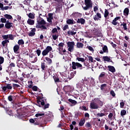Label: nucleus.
I'll use <instances>...</instances> for the list:
<instances>
[{"label": "nucleus", "instance_id": "obj_39", "mask_svg": "<svg viewBox=\"0 0 130 130\" xmlns=\"http://www.w3.org/2000/svg\"><path fill=\"white\" fill-rule=\"evenodd\" d=\"M109 15V12L108 11V10L105 9L104 17L105 18H107Z\"/></svg>", "mask_w": 130, "mask_h": 130}, {"label": "nucleus", "instance_id": "obj_11", "mask_svg": "<svg viewBox=\"0 0 130 130\" xmlns=\"http://www.w3.org/2000/svg\"><path fill=\"white\" fill-rule=\"evenodd\" d=\"M105 68H108V70L111 73L113 74L116 72V70H115V68L112 66H108V67L105 66Z\"/></svg>", "mask_w": 130, "mask_h": 130}, {"label": "nucleus", "instance_id": "obj_47", "mask_svg": "<svg viewBox=\"0 0 130 130\" xmlns=\"http://www.w3.org/2000/svg\"><path fill=\"white\" fill-rule=\"evenodd\" d=\"M86 48H87V49L89 50L90 51H91V52H94V48H93L92 47H91L90 46H87Z\"/></svg>", "mask_w": 130, "mask_h": 130}, {"label": "nucleus", "instance_id": "obj_56", "mask_svg": "<svg viewBox=\"0 0 130 130\" xmlns=\"http://www.w3.org/2000/svg\"><path fill=\"white\" fill-rule=\"evenodd\" d=\"M67 29H69V25L66 24L62 28L63 31H66Z\"/></svg>", "mask_w": 130, "mask_h": 130}, {"label": "nucleus", "instance_id": "obj_46", "mask_svg": "<svg viewBox=\"0 0 130 130\" xmlns=\"http://www.w3.org/2000/svg\"><path fill=\"white\" fill-rule=\"evenodd\" d=\"M126 114V111L125 110H122L121 111L120 115L123 116Z\"/></svg>", "mask_w": 130, "mask_h": 130}, {"label": "nucleus", "instance_id": "obj_20", "mask_svg": "<svg viewBox=\"0 0 130 130\" xmlns=\"http://www.w3.org/2000/svg\"><path fill=\"white\" fill-rule=\"evenodd\" d=\"M35 32H36V28H32L31 31L28 33V36H30V37H33V36H35Z\"/></svg>", "mask_w": 130, "mask_h": 130}, {"label": "nucleus", "instance_id": "obj_38", "mask_svg": "<svg viewBox=\"0 0 130 130\" xmlns=\"http://www.w3.org/2000/svg\"><path fill=\"white\" fill-rule=\"evenodd\" d=\"M120 26H123V29L124 30H127V27L126 26V23L123 22L121 24Z\"/></svg>", "mask_w": 130, "mask_h": 130}, {"label": "nucleus", "instance_id": "obj_53", "mask_svg": "<svg viewBox=\"0 0 130 130\" xmlns=\"http://www.w3.org/2000/svg\"><path fill=\"white\" fill-rule=\"evenodd\" d=\"M47 75H48V76H49L50 75V73L49 72L45 73V74H44V79H47V78H48Z\"/></svg>", "mask_w": 130, "mask_h": 130}, {"label": "nucleus", "instance_id": "obj_8", "mask_svg": "<svg viewBox=\"0 0 130 130\" xmlns=\"http://www.w3.org/2000/svg\"><path fill=\"white\" fill-rule=\"evenodd\" d=\"M73 88L70 85H66L63 87V90L66 93H69V92H72L73 90Z\"/></svg>", "mask_w": 130, "mask_h": 130}, {"label": "nucleus", "instance_id": "obj_28", "mask_svg": "<svg viewBox=\"0 0 130 130\" xmlns=\"http://www.w3.org/2000/svg\"><path fill=\"white\" fill-rule=\"evenodd\" d=\"M106 74L104 72H102L99 76V80H102L103 78L105 77L106 76Z\"/></svg>", "mask_w": 130, "mask_h": 130}, {"label": "nucleus", "instance_id": "obj_31", "mask_svg": "<svg viewBox=\"0 0 130 130\" xmlns=\"http://www.w3.org/2000/svg\"><path fill=\"white\" fill-rule=\"evenodd\" d=\"M76 46L77 48H83V47H84V44L80 42H77Z\"/></svg>", "mask_w": 130, "mask_h": 130}, {"label": "nucleus", "instance_id": "obj_40", "mask_svg": "<svg viewBox=\"0 0 130 130\" xmlns=\"http://www.w3.org/2000/svg\"><path fill=\"white\" fill-rule=\"evenodd\" d=\"M14 96L13 95H10L8 96V100L10 101V102H14Z\"/></svg>", "mask_w": 130, "mask_h": 130}, {"label": "nucleus", "instance_id": "obj_35", "mask_svg": "<svg viewBox=\"0 0 130 130\" xmlns=\"http://www.w3.org/2000/svg\"><path fill=\"white\" fill-rule=\"evenodd\" d=\"M85 127H87L88 129H91L92 128V125H91V123L86 122L85 124Z\"/></svg>", "mask_w": 130, "mask_h": 130}, {"label": "nucleus", "instance_id": "obj_1", "mask_svg": "<svg viewBox=\"0 0 130 130\" xmlns=\"http://www.w3.org/2000/svg\"><path fill=\"white\" fill-rule=\"evenodd\" d=\"M40 95H41V96H38L37 98L36 105L39 106V107H42L43 109L44 110L49 108V104H47L45 105L46 99L43 98V94L42 93H40Z\"/></svg>", "mask_w": 130, "mask_h": 130}, {"label": "nucleus", "instance_id": "obj_49", "mask_svg": "<svg viewBox=\"0 0 130 130\" xmlns=\"http://www.w3.org/2000/svg\"><path fill=\"white\" fill-rule=\"evenodd\" d=\"M5 61V58L3 56H0V66L3 64Z\"/></svg>", "mask_w": 130, "mask_h": 130}, {"label": "nucleus", "instance_id": "obj_48", "mask_svg": "<svg viewBox=\"0 0 130 130\" xmlns=\"http://www.w3.org/2000/svg\"><path fill=\"white\" fill-rule=\"evenodd\" d=\"M2 44L3 47H5V46H6V47H8V44L7 43V42L5 41V40L2 42Z\"/></svg>", "mask_w": 130, "mask_h": 130}, {"label": "nucleus", "instance_id": "obj_32", "mask_svg": "<svg viewBox=\"0 0 130 130\" xmlns=\"http://www.w3.org/2000/svg\"><path fill=\"white\" fill-rule=\"evenodd\" d=\"M45 58L46 61H47L48 64H51V63H52V60L50 59V58L48 57H46Z\"/></svg>", "mask_w": 130, "mask_h": 130}, {"label": "nucleus", "instance_id": "obj_19", "mask_svg": "<svg viewBox=\"0 0 130 130\" xmlns=\"http://www.w3.org/2000/svg\"><path fill=\"white\" fill-rule=\"evenodd\" d=\"M101 18H102L101 14L98 12L96 13V15L93 17V19L94 20V21H99V19H101Z\"/></svg>", "mask_w": 130, "mask_h": 130}, {"label": "nucleus", "instance_id": "obj_23", "mask_svg": "<svg viewBox=\"0 0 130 130\" xmlns=\"http://www.w3.org/2000/svg\"><path fill=\"white\" fill-rule=\"evenodd\" d=\"M27 23L28 25H30V26H32L35 24V21L33 19H28L27 21Z\"/></svg>", "mask_w": 130, "mask_h": 130}, {"label": "nucleus", "instance_id": "obj_6", "mask_svg": "<svg viewBox=\"0 0 130 130\" xmlns=\"http://www.w3.org/2000/svg\"><path fill=\"white\" fill-rule=\"evenodd\" d=\"M67 46L68 48V50L70 52H73L74 51V47L75 46V42H68L67 43Z\"/></svg>", "mask_w": 130, "mask_h": 130}, {"label": "nucleus", "instance_id": "obj_54", "mask_svg": "<svg viewBox=\"0 0 130 130\" xmlns=\"http://www.w3.org/2000/svg\"><path fill=\"white\" fill-rule=\"evenodd\" d=\"M8 38H9L10 40H14V35L12 34L8 35Z\"/></svg>", "mask_w": 130, "mask_h": 130}, {"label": "nucleus", "instance_id": "obj_10", "mask_svg": "<svg viewBox=\"0 0 130 130\" xmlns=\"http://www.w3.org/2000/svg\"><path fill=\"white\" fill-rule=\"evenodd\" d=\"M67 33L69 36L72 35V36H74L77 34V30H76L75 28H73L72 30H68Z\"/></svg>", "mask_w": 130, "mask_h": 130}, {"label": "nucleus", "instance_id": "obj_4", "mask_svg": "<svg viewBox=\"0 0 130 130\" xmlns=\"http://www.w3.org/2000/svg\"><path fill=\"white\" fill-rule=\"evenodd\" d=\"M72 70H77V69H80V70H83V66L82 65V64L79 62H75V61L72 62Z\"/></svg>", "mask_w": 130, "mask_h": 130}, {"label": "nucleus", "instance_id": "obj_15", "mask_svg": "<svg viewBox=\"0 0 130 130\" xmlns=\"http://www.w3.org/2000/svg\"><path fill=\"white\" fill-rule=\"evenodd\" d=\"M104 52L108 53V48L107 47V46H106V45L104 46V47H103V51L101 50V51L100 52V53L101 54H103V53H104Z\"/></svg>", "mask_w": 130, "mask_h": 130}, {"label": "nucleus", "instance_id": "obj_42", "mask_svg": "<svg viewBox=\"0 0 130 130\" xmlns=\"http://www.w3.org/2000/svg\"><path fill=\"white\" fill-rule=\"evenodd\" d=\"M30 3H31L30 0H24L23 1L24 5H26L27 6H30Z\"/></svg>", "mask_w": 130, "mask_h": 130}, {"label": "nucleus", "instance_id": "obj_62", "mask_svg": "<svg viewBox=\"0 0 130 130\" xmlns=\"http://www.w3.org/2000/svg\"><path fill=\"white\" fill-rule=\"evenodd\" d=\"M36 52L38 54V56H40V54H41V50L38 49L37 50Z\"/></svg>", "mask_w": 130, "mask_h": 130}, {"label": "nucleus", "instance_id": "obj_44", "mask_svg": "<svg viewBox=\"0 0 130 130\" xmlns=\"http://www.w3.org/2000/svg\"><path fill=\"white\" fill-rule=\"evenodd\" d=\"M124 102H125V101L121 100V102L120 103V108H123L124 107Z\"/></svg>", "mask_w": 130, "mask_h": 130}, {"label": "nucleus", "instance_id": "obj_14", "mask_svg": "<svg viewBox=\"0 0 130 130\" xmlns=\"http://www.w3.org/2000/svg\"><path fill=\"white\" fill-rule=\"evenodd\" d=\"M13 50L14 53H19V50H20V46H19V45H15L13 47Z\"/></svg>", "mask_w": 130, "mask_h": 130}, {"label": "nucleus", "instance_id": "obj_45", "mask_svg": "<svg viewBox=\"0 0 130 130\" xmlns=\"http://www.w3.org/2000/svg\"><path fill=\"white\" fill-rule=\"evenodd\" d=\"M77 60L78 61H81V62H85V59L84 58H81V57H77L76 58Z\"/></svg>", "mask_w": 130, "mask_h": 130}, {"label": "nucleus", "instance_id": "obj_2", "mask_svg": "<svg viewBox=\"0 0 130 130\" xmlns=\"http://www.w3.org/2000/svg\"><path fill=\"white\" fill-rule=\"evenodd\" d=\"M42 19L37 20V23H36V28L38 29H41V30H47V27L45 26L46 24V22L43 18H41Z\"/></svg>", "mask_w": 130, "mask_h": 130}, {"label": "nucleus", "instance_id": "obj_22", "mask_svg": "<svg viewBox=\"0 0 130 130\" xmlns=\"http://www.w3.org/2000/svg\"><path fill=\"white\" fill-rule=\"evenodd\" d=\"M103 59L104 61H107L108 62H113L112 60L107 56H103Z\"/></svg>", "mask_w": 130, "mask_h": 130}, {"label": "nucleus", "instance_id": "obj_34", "mask_svg": "<svg viewBox=\"0 0 130 130\" xmlns=\"http://www.w3.org/2000/svg\"><path fill=\"white\" fill-rule=\"evenodd\" d=\"M87 57L88 58V60L89 62H95L96 60L93 59V57L91 56L87 55Z\"/></svg>", "mask_w": 130, "mask_h": 130}, {"label": "nucleus", "instance_id": "obj_36", "mask_svg": "<svg viewBox=\"0 0 130 130\" xmlns=\"http://www.w3.org/2000/svg\"><path fill=\"white\" fill-rule=\"evenodd\" d=\"M24 44H25V42L23 39L18 40L17 45H19V46H20V45H24Z\"/></svg>", "mask_w": 130, "mask_h": 130}, {"label": "nucleus", "instance_id": "obj_17", "mask_svg": "<svg viewBox=\"0 0 130 130\" xmlns=\"http://www.w3.org/2000/svg\"><path fill=\"white\" fill-rule=\"evenodd\" d=\"M66 23L68 25H74V24H76V21L73 19H68L67 20Z\"/></svg>", "mask_w": 130, "mask_h": 130}, {"label": "nucleus", "instance_id": "obj_27", "mask_svg": "<svg viewBox=\"0 0 130 130\" xmlns=\"http://www.w3.org/2000/svg\"><path fill=\"white\" fill-rule=\"evenodd\" d=\"M53 79L54 80V82L55 83H60V78H59L58 76H54L53 77Z\"/></svg>", "mask_w": 130, "mask_h": 130}, {"label": "nucleus", "instance_id": "obj_60", "mask_svg": "<svg viewBox=\"0 0 130 130\" xmlns=\"http://www.w3.org/2000/svg\"><path fill=\"white\" fill-rule=\"evenodd\" d=\"M31 88H32V90L35 91H37V90H38V87L36 86H34Z\"/></svg>", "mask_w": 130, "mask_h": 130}, {"label": "nucleus", "instance_id": "obj_43", "mask_svg": "<svg viewBox=\"0 0 130 130\" xmlns=\"http://www.w3.org/2000/svg\"><path fill=\"white\" fill-rule=\"evenodd\" d=\"M28 87L29 88V89H31V88H32V87H33V86L32 85H33V81H32V80L28 81Z\"/></svg>", "mask_w": 130, "mask_h": 130}, {"label": "nucleus", "instance_id": "obj_18", "mask_svg": "<svg viewBox=\"0 0 130 130\" xmlns=\"http://www.w3.org/2000/svg\"><path fill=\"white\" fill-rule=\"evenodd\" d=\"M77 23L78 24H81V25H84L86 23V20L84 18H78L77 20Z\"/></svg>", "mask_w": 130, "mask_h": 130}, {"label": "nucleus", "instance_id": "obj_55", "mask_svg": "<svg viewBox=\"0 0 130 130\" xmlns=\"http://www.w3.org/2000/svg\"><path fill=\"white\" fill-rule=\"evenodd\" d=\"M118 23V22L117 21H116V20L115 19H114L112 22V25H114V26H116V25H117Z\"/></svg>", "mask_w": 130, "mask_h": 130}, {"label": "nucleus", "instance_id": "obj_13", "mask_svg": "<svg viewBox=\"0 0 130 130\" xmlns=\"http://www.w3.org/2000/svg\"><path fill=\"white\" fill-rule=\"evenodd\" d=\"M91 109H98L99 106L94 102H92L90 104Z\"/></svg>", "mask_w": 130, "mask_h": 130}, {"label": "nucleus", "instance_id": "obj_30", "mask_svg": "<svg viewBox=\"0 0 130 130\" xmlns=\"http://www.w3.org/2000/svg\"><path fill=\"white\" fill-rule=\"evenodd\" d=\"M10 76L12 79H17L18 78V76H17V72H14L12 74L10 75Z\"/></svg>", "mask_w": 130, "mask_h": 130}, {"label": "nucleus", "instance_id": "obj_41", "mask_svg": "<svg viewBox=\"0 0 130 130\" xmlns=\"http://www.w3.org/2000/svg\"><path fill=\"white\" fill-rule=\"evenodd\" d=\"M68 101L70 102V103H72V104H74V105H76V104H77V101L73 99H69Z\"/></svg>", "mask_w": 130, "mask_h": 130}, {"label": "nucleus", "instance_id": "obj_5", "mask_svg": "<svg viewBox=\"0 0 130 130\" xmlns=\"http://www.w3.org/2000/svg\"><path fill=\"white\" fill-rule=\"evenodd\" d=\"M50 51H52V47H51V46H48L46 49L42 51V54L43 56H45L46 55H47Z\"/></svg>", "mask_w": 130, "mask_h": 130}, {"label": "nucleus", "instance_id": "obj_21", "mask_svg": "<svg viewBox=\"0 0 130 130\" xmlns=\"http://www.w3.org/2000/svg\"><path fill=\"white\" fill-rule=\"evenodd\" d=\"M54 2H56L54 3V4H55V6H58V7H59L62 5L63 0H54Z\"/></svg>", "mask_w": 130, "mask_h": 130}, {"label": "nucleus", "instance_id": "obj_52", "mask_svg": "<svg viewBox=\"0 0 130 130\" xmlns=\"http://www.w3.org/2000/svg\"><path fill=\"white\" fill-rule=\"evenodd\" d=\"M107 84H106L105 83L102 84L101 85V90L103 91V90H104V88H105V87H107Z\"/></svg>", "mask_w": 130, "mask_h": 130}, {"label": "nucleus", "instance_id": "obj_57", "mask_svg": "<svg viewBox=\"0 0 130 130\" xmlns=\"http://www.w3.org/2000/svg\"><path fill=\"white\" fill-rule=\"evenodd\" d=\"M7 19L2 18H1V23H7Z\"/></svg>", "mask_w": 130, "mask_h": 130}, {"label": "nucleus", "instance_id": "obj_59", "mask_svg": "<svg viewBox=\"0 0 130 130\" xmlns=\"http://www.w3.org/2000/svg\"><path fill=\"white\" fill-rule=\"evenodd\" d=\"M52 33L54 34V33H57V28H54L52 29V31H51Z\"/></svg>", "mask_w": 130, "mask_h": 130}, {"label": "nucleus", "instance_id": "obj_16", "mask_svg": "<svg viewBox=\"0 0 130 130\" xmlns=\"http://www.w3.org/2000/svg\"><path fill=\"white\" fill-rule=\"evenodd\" d=\"M83 86H84V80H82L81 81H79L76 84V87L78 89H81V88H83Z\"/></svg>", "mask_w": 130, "mask_h": 130}, {"label": "nucleus", "instance_id": "obj_33", "mask_svg": "<svg viewBox=\"0 0 130 130\" xmlns=\"http://www.w3.org/2000/svg\"><path fill=\"white\" fill-rule=\"evenodd\" d=\"M4 17L6 19H7V20H12V19H13V16L10 14H5L4 15Z\"/></svg>", "mask_w": 130, "mask_h": 130}, {"label": "nucleus", "instance_id": "obj_24", "mask_svg": "<svg viewBox=\"0 0 130 130\" xmlns=\"http://www.w3.org/2000/svg\"><path fill=\"white\" fill-rule=\"evenodd\" d=\"M129 13V9H128V8H125L124 11H123L124 16H125L126 17H127L128 16Z\"/></svg>", "mask_w": 130, "mask_h": 130}, {"label": "nucleus", "instance_id": "obj_63", "mask_svg": "<svg viewBox=\"0 0 130 130\" xmlns=\"http://www.w3.org/2000/svg\"><path fill=\"white\" fill-rule=\"evenodd\" d=\"M110 94L113 96V97H115V92H114V91L111 90L110 91Z\"/></svg>", "mask_w": 130, "mask_h": 130}, {"label": "nucleus", "instance_id": "obj_50", "mask_svg": "<svg viewBox=\"0 0 130 130\" xmlns=\"http://www.w3.org/2000/svg\"><path fill=\"white\" fill-rule=\"evenodd\" d=\"M96 116H97V117H102L103 116H105V114H104L103 113H98L96 114Z\"/></svg>", "mask_w": 130, "mask_h": 130}, {"label": "nucleus", "instance_id": "obj_29", "mask_svg": "<svg viewBox=\"0 0 130 130\" xmlns=\"http://www.w3.org/2000/svg\"><path fill=\"white\" fill-rule=\"evenodd\" d=\"M29 19H35V13H29L28 14H26Z\"/></svg>", "mask_w": 130, "mask_h": 130}, {"label": "nucleus", "instance_id": "obj_7", "mask_svg": "<svg viewBox=\"0 0 130 130\" xmlns=\"http://www.w3.org/2000/svg\"><path fill=\"white\" fill-rule=\"evenodd\" d=\"M2 88L4 92H7V90H12L13 89V86H12V84L6 83L5 86Z\"/></svg>", "mask_w": 130, "mask_h": 130}, {"label": "nucleus", "instance_id": "obj_51", "mask_svg": "<svg viewBox=\"0 0 130 130\" xmlns=\"http://www.w3.org/2000/svg\"><path fill=\"white\" fill-rule=\"evenodd\" d=\"M45 68H46V67L45 66V63L42 62L41 63V69H42V70H43V71H45Z\"/></svg>", "mask_w": 130, "mask_h": 130}, {"label": "nucleus", "instance_id": "obj_26", "mask_svg": "<svg viewBox=\"0 0 130 130\" xmlns=\"http://www.w3.org/2000/svg\"><path fill=\"white\" fill-rule=\"evenodd\" d=\"M76 74H77V71H74L73 72H71L70 74V75L68 76L69 80H72V79H73V78L75 77V75H76Z\"/></svg>", "mask_w": 130, "mask_h": 130}, {"label": "nucleus", "instance_id": "obj_58", "mask_svg": "<svg viewBox=\"0 0 130 130\" xmlns=\"http://www.w3.org/2000/svg\"><path fill=\"white\" fill-rule=\"evenodd\" d=\"M2 37L4 40H7L9 38V35H3Z\"/></svg>", "mask_w": 130, "mask_h": 130}, {"label": "nucleus", "instance_id": "obj_3", "mask_svg": "<svg viewBox=\"0 0 130 130\" xmlns=\"http://www.w3.org/2000/svg\"><path fill=\"white\" fill-rule=\"evenodd\" d=\"M84 3L86 6H82V8L84 11H87V10H89V9H92V8H93V4L92 3V1L91 0H85Z\"/></svg>", "mask_w": 130, "mask_h": 130}, {"label": "nucleus", "instance_id": "obj_9", "mask_svg": "<svg viewBox=\"0 0 130 130\" xmlns=\"http://www.w3.org/2000/svg\"><path fill=\"white\" fill-rule=\"evenodd\" d=\"M14 24L12 22H10V21L7 20L5 26L6 29H11V28L14 27Z\"/></svg>", "mask_w": 130, "mask_h": 130}, {"label": "nucleus", "instance_id": "obj_64", "mask_svg": "<svg viewBox=\"0 0 130 130\" xmlns=\"http://www.w3.org/2000/svg\"><path fill=\"white\" fill-rule=\"evenodd\" d=\"M52 37H53V40H56V39H57V38H58V36H57L56 35H53Z\"/></svg>", "mask_w": 130, "mask_h": 130}, {"label": "nucleus", "instance_id": "obj_12", "mask_svg": "<svg viewBox=\"0 0 130 130\" xmlns=\"http://www.w3.org/2000/svg\"><path fill=\"white\" fill-rule=\"evenodd\" d=\"M60 83H68L70 81L69 77H66V76H63L60 77Z\"/></svg>", "mask_w": 130, "mask_h": 130}, {"label": "nucleus", "instance_id": "obj_25", "mask_svg": "<svg viewBox=\"0 0 130 130\" xmlns=\"http://www.w3.org/2000/svg\"><path fill=\"white\" fill-rule=\"evenodd\" d=\"M85 122H86V119L82 118L79 123V126H83V125L85 124Z\"/></svg>", "mask_w": 130, "mask_h": 130}, {"label": "nucleus", "instance_id": "obj_37", "mask_svg": "<svg viewBox=\"0 0 130 130\" xmlns=\"http://www.w3.org/2000/svg\"><path fill=\"white\" fill-rule=\"evenodd\" d=\"M12 7H9V6H5V7H4L2 8V9H1V10L2 11H5V10H12Z\"/></svg>", "mask_w": 130, "mask_h": 130}, {"label": "nucleus", "instance_id": "obj_61", "mask_svg": "<svg viewBox=\"0 0 130 130\" xmlns=\"http://www.w3.org/2000/svg\"><path fill=\"white\" fill-rule=\"evenodd\" d=\"M44 115V113H37L36 114V117H39V116H42Z\"/></svg>", "mask_w": 130, "mask_h": 130}]
</instances>
